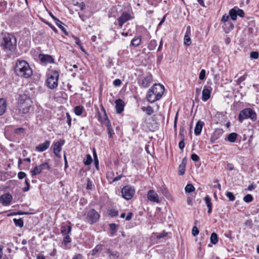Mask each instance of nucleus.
<instances>
[{
	"instance_id": "obj_50",
	"label": "nucleus",
	"mask_w": 259,
	"mask_h": 259,
	"mask_svg": "<svg viewBox=\"0 0 259 259\" xmlns=\"http://www.w3.org/2000/svg\"><path fill=\"white\" fill-rule=\"evenodd\" d=\"M226 196L229 199V200L230 201H233L235 200V197L233 195V193H232L231 192H228L226 193Z\"/></svg>"
},
{
	"instance_id": "obj_59",
	"label": "nucleus",
	"mask_w": 259,
	"mask_h": 259,
	"mask_svg": "<svg viewBox=\"0 0 259 259\" xmlns=\"http://www.w3.org/2000/svg\"><path fill=\"white\" fill-rule=\"evenodd\" d=\"M191 158L194 161H198L200 159L199 157L195 153L191 155Z\"/></svg>"
},
{
	"instance_id": "obj_39",
	"label": "nucleus",
	"mask_w": 259,
	"mask_h": 259,
	"mask_svg": "<svg viewBox=\"0 0 259 259\" xmlns=\"http://www.w3.org/2000/svg\"><path fill=\"white\" fill-rule=\"evenodd\" d=\"M56 24L66 34H67L65 27L62 25L63 23L58 19L55 21Z\"/></svg>"
},
{
	"instance_id": "obj_58",
	"label": "nucleus",
	"mask_w": 259,
	"mask_h": 259,
	"mask_svg": "<svg viewBox=\"0 0 259 259\" xmlns=\"http://www.w3.org/2000/svg\"><path fill=\"white\" fill-rule=\"evenodd\" d=\"M184 127L181 126L180 128V136L181 137L182 139H184Z\"/></svg>"
},
{
	"instance_id": "obj_48",
	"label": "nucleus",
	"mask_w": 259,
	"mask_h": 259,
	"mask_svg": "<svg viewBox=\"0 0 259 259\" xmlns=\"http://www.w3.org/2000/svg\"><path fill=\"white\" fill-rule=\"evenodd\" d=\"M247 76V74H245L243 76H241L239 78H238V79L236 81L237 84H240L242 81H243L244 80H245V79L246 78Z\"/></svg>"
},
{
	"instance_id": "obj_15",
	"label": "nucleus",
	"mask_w": 259,
	"mask_h": 259,
	"mask_svg": "<svg viewBox=\"0 0 259 259\" xmlns=\"http://www.w3.org/2000/svg\"><path fill=\"white\" fill-rule=\"evenodd\" d=\"M212 88L210 87L204 86L202 90V100L207 101L210 97Z\"/></svg>"
},
{
	"instance_id": "obj_4",
	"label": "nucleus",
	"mask_w": 259,
	"mask_h": 259,
	"mask_svg": "<svg viewBox=\"0 0 259 259\" xmlns=\"http://www.w3.org/2000/svg\"><path fill=\"white\" fill-rule=\"evenodd\" d=\"M19 112L25 114L27 113L31 107V101L26 95H20L18 100Z\"/></svg>"
},
{
	"instance_id": "obj_5",
	"label": "nucleus",
	"mask_w": 259,
	"mask_h": 259,
	"mask_svg": "<svg viewBox=\"0 0 259 259\" xmlns=\"http://www.w3.org/2000/svg\"><path fill=\"white\" fill-rule=\"evenodd\" d=\"M59 74L56 70L51 71L48 75L46 84L50 89H54L58 87Z\"/></svg>"
},
{
	"instance_id": "obj_16",
	"label": "nucleus",
	"mask_w": 259,
	"mask_h": 259,
	"mask_svg": "<svg viewBox=\"0 0 259 259\" xmlns=\"http://www.w3.org/2000/svg\"><path fill=\"white\" fill-rule=\"evenodd\" d=\"M223 133L224 131L222 129H216L211 136L210 139V142L211 143H214L215 141L220 139L222 136Z\"/></svg>"
},
{
	"instance_id": "obj_23",
	"label": "nucleus",
	"mask_w": 259,
	"mask_h": 259,
	"mask_svg": "<svg viewBox=\"0 0 259 259\" xmlns=\"http://www.w3.org/2000/svg\"><path fill=\"white\" fill-rule=\"evenodd\" d=\"M203 125L204 123L202 121H198L197 122L194 129V133L196 136H198L201 134Z\"/></svg>"
},
{
	"instance_id": "obj_9",
	"label": "nucleus",
	"mask_w": 259,
	"mask_h": 259,
	"mask_svg": "<svg viewBox=\"0 0 259 259\" xmlns=\"http://www.w3.org/2000/svg\"><path fill=\"white\" fill-rule=\"evenodd\" d=\"M135 189L132 187L126 186L121 190V194L123 197L126 200H130L134 196Z\"/></svg>"
},
{
	"instance_id": "obj_14",
	"label": "nucleus",
	"mask_w": 259,
	"mask_h": 259,
	"mask_svg": "<svg viewBox=\"0 0 259 259\" xmlns=\"http://www.w3.org/2000/svg\"><path fill=\"white\" fill-rule=\"evenodd\" d=\"M12 199L10 194L5 193L0 196V203L4 206H8L11 204Z\"/></svg>"
},
{
	"instance_id": "obj_63",
	"label": "nucleus",
	"mask_w": 259,
	"mask_h": 259,
	"mask_svg": "<svg viewBox=\"0 0 259 259\" xmlns=\"http://www.w3.org/2000/svg\"><path fill=\"white\" fill-rule=\"evenodd\" d=\"M83 255L80 253H77L74 255L72 259H82Z\"/></svg>"
},
{
	"instance_id": "obj_27",
	"label": "nucleus",
	"mask_w": 259,
	"mask_h": 259,
	"mask_svg": "<svg viewBox=\"0 0 259 259\" xmlns=\"http://www.w3.org/2000/svg\"><path fill=\"white\" fill-rule=\"evenodd\" d=\"M71 231V227L70 226H63L62 227L61 232L63 235H68Z\"/></svg>"
},
{
	"instance_id": "obj_12",
	"label": "nucleus",
	"mask_w": 259,
	"mask_h": 259,
	"mask_svg": "<svg viewBox=\"0 0 259 259\" xmlns=\"http://www.w3.org/2000/svg\"><path fill=\"white\" fill-rule=\"evenodd\" d=\"M147 198L149 201L157 203H160L161 201V199L158 195L153 190H150L148 192Z\"/></svg>"
},
{
	"instance_id": "obj_57",
	"label": "nucleus",
	"mask_w": 259,
	"mask_h": 259,
	"mask_svg": "<svg viewBox=\"0 0 259 259\" xmlns=\"http://www.w3.org/2000/svg\"><path fill=\"white\" fill-rule=\"evenodd\" d=\"M113 83L115 87H119L121 84V81L119 79H116L113 81Z\"/></svg>"
},
{
	"instance_id": "obj_30",
	"label": "nucleus",
	"mask_w": 259,
	"mask_h": 259,
	"mask_svg": "<svg viewBox=\"0 0 259 259\" xmlns=\"http://www.w3.org/2000/svg\"><path fill=\"white\" fill-rule=\"evenodd\" d=\"M238 134L236 133H232L228 135L227 140L230 142L234 143L236 141Z\"/></svg>"
},
{
	"instance_id": "obj_34",
	"label": "nucleus",
	"mask_w": 259,
	"mask_h": 259,
	"mask_svg": "<svg viewBox=\"0 0 259 259\" xmlns=\"http://www.w3.org/2000/svg\"><path fill=\"white\" fill-rule=\"evenodd\" d=\"M142 109L143 111H146L148 115H151L154 112L153 108L150 106H148L147 107H142Z\"/></svg>"
},
{
	"instance_id": "obj_62",
	"label": "nucleus",
	"mask_w": 259,
	"mask_h": 259,
	"mask_svg": "<svg viewBox=\"0 0 259 259\" xmlns=\"http://www.w3.org/2000/svg\"><path fill=\"white\" fill-rule=\"evenodd\" d=\"M179 147L180 149L183 150L185 147L184 139H182L179 142Z\"/></svg>"
},
{
	"instance_id": "obj_24",
	"label": "nucleus",
	"mask_w": 259,
	"mask_h": 259,
	"mask_svg": "<svg viewBox=\"0 0 259 259\" xmlns=\"http://www.w3.org/2000/svg\"><path fill=\"white\" fill-rule=\"evenodd\" d=\"M106 252L108 254L110 259H117L119 256V253L117 251H113L110 249H107Z\"/></svg>"
},
{
	"instance_id": "obj_36",
	"label": "nucleus",
	"mask_w": 259,
	"mask_h": 259,
	"mask_svg": "<svg viewBox=\"0 0 259 259\" xmlns=\"http://www.w3.org/2000/svg\"><path fill=\"white\" fill-rule=\"evenodd\" d=\"M13 221L15 223V225L19 227L20 228L22 227L23 226V220L22 219L20 218L19 219H14Z\"/></svg>"
},
{
	"instance_id": "obj_22",
	"label": "nucleus",
	"mask_w": 259,
	"mask_h": 259,
	"mask_svg": "<svg viewBox=\"0 0 259 259\" xmlns=\"http://www.w3.org/2000/svg\"><path fill=\"white\" fill-rule=\"evenodd\" d=\"M190 27L188 26L186 32L185 33V36H184V43L185 45L188 46H189L191 43V40L190 36Z\"/></svg>"
},
{
	"instance_id": "obj_21",
	"label": "nucleus",
	"mask_w": 259,
	"mask_h": 259,
	"mask_svg": "<svg viewBox=\"0 0 259 259\" xmlns=\"http://www.w3.org/2000/svg\"><path fill=\"white\" fill-rule=\"evenodd\" d=\"M7 104L6 99L0 98V116L3 115L6 111Z\"/></svg>"
},
{
	"instance_id": "obj_56",
	"label": "nucleus",
	"mask_w": 259,
	"mask_h": 259,
	"mask_svg": "<svg viewBox=\"0 0 259 259\" xmlns=\"http://www.w3.org/2000/svg\"><path fill=\"white\" fill-rule=\"evenodd\" d=\"M107 132H108L109 137L110 138H112L113 137V135H114V133L112 127L110 128H108Z\"/></svg>"
},
{
	"instance_id": "obj_40",
	"label": "nucleus",
	"mask_w": 259,
	"mask_h": 259,
	"mask_svg": "<svg viewBox=\"0 0 259 259\" xmlns=\"http://www.w3.org/2000/svg\"><path fill=\"white\" fill-rule=\"evenodd\" d=\"M185 190L186 192L191 193L195 190V188L192 184H187Z\"/></svg>"
},
{
	"instance_id": "obj_55",
	"label": "nucleus",
	"mask_w": 259,
	"mask_h": 259,
	"mask_svg": "<svg viewBox=\"0 0 259 259\" xmlns=\"http://www.w3.org/2000/svg\"><path fill=\"white\" fill-rule=\"evenodd\" d=\"M250 56L252 59H256L258 58V53L257 52H252L250 53Z\"/></svg>"
},
{
	"instance_id": "obj_35",
	"label": "nucleus",
	"mask_w": 259,
	"mask_h": 259,
	"mask_svg": "<svg viewBox=\"0 0 259 259\" xmlns=\"http://www.w3.org/2000/svg\"><path fill=\"white\" fill-rule=\"evenodd\" d=\"M210 242L213 244H215L218 242V235L215 233H212L210 236Z\"/></svg>"
},
{
	"instance_id": "obj_10",
	"label": "nucleus",
	"mask_w": 259,
	"mask_h": 259,
	"mask_svg": "<svg viewBox=\"0 0 259 259\" xmlns=\"http://www.w3.org/2000/svg\"><path fill=\"white\" fill-rule=\"evenodd\" d=\"M65 141L62 139H60L57 142L53 143L52 147L53 148V152L55 156L58 158L61 157L60 152L61 151L62 147L64 144Z\"/></svg>"
},
{
	"instance_id": "obj_13",
	"label": "nucleus",
	"mask_w": 259,
	"mask_h": 259,
	"mask_svg": "<svg viewBox=\"0 0 259 259\" xmlns=\"http://www.w3.org/2000/svg\"><path fill=\"white\" fill-rule=\"evenodd\" d=\"M132 19V16L131 14L127 12L123 13L117 19L119 27L121 28L124 23Z\"/></svg>"
},
{
	"instance_id": "obj_33",
	"label": "nucleus",
	"mask_w": 259,
	"mask_h": 259,
	"mask_svg": "<svg viewBox=\"0 0 259 259\" xmlns=\"http://www.w3.org/2000/svg\"><path fill=\"white\" fill-rule=\"evenodd\" d=\"M157 45V41L155 39L151 40L149 42L148 48L150 50H154Z\"/></svg>"
},
{
	"instance_id": "obj_3",
	"label": "nucleus",
	"mask_w": 259,
	"mask_h": 259,
	"mask_svg": "<svg viewBox=\"0 0 259 259\" xmlns=\"http://www.w3.org/2000/svg\"><path fill=\"white\" fill-rule=\"evenodd\" d=\"M164 91V87L160 84H154L148 91L146 98L148 101L154 102L159 100Z\"/></svg>"
},
{
	"instance_id": "obj_60",
	"label": "nucleus",
	"mask_w": 259,
	"mask_h": 259,
	"mask_svg": "<svg viewBox=\"0 0 259 259\" xmlns=\"http://www.w3.org/2000/svg\"><path fill=\"white\" fill-rule=\"evenodd\" d=\"M26 177V174L23 171H20L18 174V177L19 179H23Z\"/></svg>"
},
{
	"instance_id": "obj_17",
	"label": "nucleus",
	"mask_w": 259,
	"mask_h": 259,
	"mask_svg": "<svg viewBox=\"0 0 259 259\" xmlns=\"http://www.w3.org/2000/svg\"><path fill=\"white\" fill-rule=\"evenodd\" d=\"M38 58L40 61L45 64L53 63L54 62V59L49 55H44L40 54L38 55Z\"/></svg>"
},
{
	"instance_id": "obj_2",
	"label": "nucleus",
	"mask_w": 259,
	"mask_h": 259,
	"mask_svg": "<svg viewBox=\"0 0 259 259\" xmlns=\"http://www.w3.org/2000/svg\"><path fill=\"white\" fill-rule=\"evenodd\" d=\"M15 72L19 76L28 78L32 74V71L28 63L24 60H18L15 67Z\"/></svg>"
},
{
	"instance_id": "obj_45",
	"label": "nucleus",
	"mask_w": 259,
	"mask_h": 259,
	"mask_svg": "<svg viewBox=\"0 0 259 259\" xmlns=\"http://www.w3.org/2000/svg\"><path fill=\"white\" fill-rule=\"evenodd\" d=\"M25 183L26 185V187H24L22 190L23 192H27L30 189V184L28 179H25Z\"/></svg>"
},
{
	"instance_id": "obj_41",
	"label": "nucleus",
	"mask_w": 259,
	"mask_h": 259,
	"mask_svg": "<svg viewBox=\"0 0 259 259\" xmlns=\"http://www.w3.org/2000/svg\"><path fill=\"white\" fill-rule=\"evenodd\" d=\"M102 249V246L101 245H97L95 248H94L92 252V255H95L98 252L101 251Z\"/></svg>"
},
{
	"instance_id": "obj_28",
	"label": "nucleus",
	"mask_w": 259,
	"mask_h": 259,
	"mask_svg": "<svg viewBox=\"0 0 259 259\" xmlns=\"http://www.w3.org/2000/svg\"><path fill=\"white\" fill-rule=\"evenodd\" d=\"M186 165V161L185 159H183L182 163L179 165V174L183 175L185 172V167Z\"/></svg>"
},
{
	"instance_id": "obj_7",
	"label": "nucleus",
	"mask_w": 259,
	"mask_h": 259,
	"mask_svg": "<svg viewBox=\"0 0 259 259\" xmlns=\"http://www.w3.org/2000/svg\"><path fill=\"white\" fill-rule=\"evenodd\" d=\"M85 215V221L91 225L96 223L100 217L99 213L94 209H91L87 211Z\"/></svg>"
},
{
	"instance_id": "obj_25",
	"label": "nucleus",
	"mask_w": 259,
	"mask_h": 259,
	"mask_svg": "<svg viewBox=\"0 0 259 259\" xmlns=\"http://www.w3.org/2000/svg\"><path fill=\"white\" fill-rule=\"evenodd\" d=\"M142 41V36H135L131 41V45L137 47L139 46Z\"/></svg>"
},
{
	"instance_id": "obj_46",
	"label": "nucleus",
	"mask_w": 259,
	"mask_h": 259,
	"mask_svg": "<svg viewBox=\"0 0 259 259\" xmlns=\"http://www.w3.org/2000/svg\"><path fill=\"white\" fill-rule=\"evenodd\" d=\"M92 158L90 155H87V158L84 161V163L86 165H90L92 162Z\"/></svg>"
},
{
	"instance_id": "obj_49",
	"label": "nucleus",
	"mask_w": 259,
	"mask_h": 259,
	"mask_svg": "<svg viewBox=\"0 0 259 259\" xmlns=\"http://www.w3.org/2000/svg\"><path fill=\"white\" fill-rule=\"evenodd\" d=\"M206 71L205 69H202L199 75L200 80H203L205 78Z\"/></svg>"
},
{
	"instance_id": "obj_6",
	"label": "nucleus",
	"mask_w": 259,
	"mask_h": 259,
	"mask_svg": "<svg viewBox=\"0 0 259 259\" xmlns=\"http://www.w3.org/2000/svg\"><path fill=\"white\" fill-rule=\"evenodd\" d=\"M250 118L252 121L256 120V114L251 108H247L241 110L239 114L238 119L240 122H242L245 119Z\"/></svg>"
},
{
	"instance_id": "obj_38",
	"label": "nucleus",
	"mask_w": 259,
	"mask_h": 259,
	"mask_svg": "<svg viewBox=\"0 0 259 259\" xmlns=\"http://www.w3.org/2000/svg\"><path fill=\"white\" fill-rule=\"evenodd\" d=\"M103 123L106 125L107 127V128H112L111 122L107 117V115H105V116L104 117V120H103Z\"/></svg>"
},
{
	"instance_id": "obj_18",
	"label": "nucleus",
	"mask_w": 259,
	"mask_h": 259,
	"mask_svg": "<svg viewBox=\"0 0 259 259\" xmlns=\"http://www.w3.org/2000/svg\"><path fill=\"white\" fill-rule=\"evenodd\" d=\"M51 144V142L49 140H46L43 143L38 144L35 148L37 151L42 152L46 151L49 148Z\"/></svg>"
},
{
	"instance_id": "obj_26",
	"label": "nucleus",
	"mask_w": 259,
	"mask_h": 259,
	"mask_svg": "<svg viewBox=\"0 0 259 259\" xmlns=\"http://www.w3.org/2000/svg\"><path fill=\"white\" fill-rule=\"evenodd\" d=\"M211 200V198L208 195L206 196L204 198V201L208 207L207 212L209 214L211 213L212 211V203Z\"/></svg>"
},
{
	"instance_id": "obj_1",
	"label": "nucleus",
	"mask_w": 259,
	"mask_h": 259,
	"mask_svg": "<svg viewBox=\"0 0 259 259\" xmlns=\"http://www.w3.org/2000/svg\"><path fill=\"white\" fill-rule=\"evenodd\" d=\"M1 46L2 49L7 53L12 54L16 50L17 40L11 34H5L3 38Z\"/></svg>"
},
{
	"instance_id": "obj_11",
	"label": "nucleus",
	"mask_w": 259,
	"mask_h": 259,
	"mask_svg": "<svg viewBox=\"0 0 259 259\" xmlns=\"http://www.w3.org/2000/svg\"><path fill=\"white\" fill-rule=\"evenodd\" d=\"M50 167L47 162H45L39 165L36 166L33 170L30 171L32 176L40 174L45 169H49Z\"/></svg>"
},
{
	"instance_id": "obj_44",
	"label": "nucleus",
	"mask_w": 259,
	"mask_h": 259,
	"mask_svg": "<svg viewBox=\"0 0 259 259\" xmlns=\"http://www.w3.org/2000/svg\"><path fill=\"white\" fill-rule=\"evenodd\" d=\"M110 228L111 230V233L114 235L117 231V225L115 224H110Z\"/></svg>"
},
{
	"instance_id": "obj_54",
	"label": "nucleus",
	"mask_w": 259,
	"mask_h": 259,
	"mask_svg": "<svg viewBox=\"0 0 259 259\" xmlns=\"http://www.w3.org/2000/svg\"><path fill=\"white\" fill-rule=\"evenodd\" d=\"M192 235L194 236H196L199 234V230L196 226H194L192 230Z\"/></svg>"
},
{
	"instance_id": "obj_47",
	"label": "nucleus",
	"mask_w": 259,
	"mask_h": 259,
	"mask_svg": "<svg viewBox=\"0 0 259 259\" xmlns=\"http://www.w3.org/2000/svg\"><path fill=\"white\" fill-rule=\"evenodd\" d=\"M118 211L116 209H111L109 210V214L112 217L118 215Z\"/></svg>"
},
{
	"instance_id": "obj_31",
	"label": "nucleus",
	"mask_w": 259,
	"mask_h": 259,
	"mask_svg": "<svg viewBox=\"0 0 259 259\" xmlns=\"http://www.w3.org/2000/svg\"><path fill=\"white\" fill-rule=\"evenodd\" d=\"M159 190L160 192L166 197L168 198L170 196L167 189L164 186H163L159 188Z\"/></svg>"
},
{
	"instance_id": "obj_61",
	"label": "nucleus",
	"mask_w": 259,
	"mask_h": 259,
	"mask_svg": "<svg viewBox=\"0 0 259 259\" xmlns=\"http://www.w3.org/2000/svg\"><path fill=\"white\" fill-rule=\"evenodd\" d=\"M66 116H67V123L68 124V125L69 126H70L71 124V117L70 116V115L69 114V113H66Z\"/></svg>"
},
{
	"instance_id": "obj_37",
	"label": "nucleus",
	"mask_w": 259,
	"mask_h": 259,
	"mask_svg": "<svg viewBox=\"0 0 259 259\" xmlns=\"http://www.w3.org/2000/svg\"><path fill=\"white\" fill-rule=\"evenodd\" d=\"M83 107L82 106H77L74 108V112L77 115H80L82 113Z\"/></svg>"
},
{
	"instance_id": "obj_64",
	"label": "nucleus",
	"mask_w": 259,
	"mask_h": 259,
	"mask_svg": "<svg viewBox=\"0 0 259 259\" xmlns=\"http://www.w3.org/2000/svg\"><path fill=\"white\" fill-rule=\"evenodd\" d=\"M87 188L89 190H91L92 189V182L90 180H88Z\"/></svg>"
},
{
	"instance_id": "obj_53",
	"label": "nucleus",
	"mask_w": 259,
	"mask_h": 259,
	"mask_svg": "<svg viewBox=\"0 0 259 259\" xmlns=\"http://www.w3.org/2000/svg\"><path fill=\"white\" fill-rule=\"evenodd\" d=\"M147 1L150 5L154 7H156L159 3L158 0H147Z\"/></svg>"
},
{
	"instance_id": "obj_51",
	"label": "nucleus",
	"mask_w": 259,
	"mask_h": 259,
	"mask_svg": "<svg viewBox=\"0 0 259 259\" xmlns=\"http://www.w3.org/2000/svg\"><path fill=\"white\" fill-rule=\"evenodd\" d=\"M168 233L165 231H163L162 232L157 234L156 238L158 239H160L161 238H163L165 237H166Z\"/></svg>"
},
{
	"instance_id": "obj_32",
	"label": "nucleus",
	"mask_w": 259,
	"mask_h": 259,
	"mask_svg": "<svg viewBox=\"0 0 259 259\" xmlns=\"http://www.w3.org/2000/svg\"><path fill=\"white\" fill-rule=\"evenodd\" d=\"M229 19V15H227V14H225L223 16L221 21L223 22L225 25L227 24V23H228L230 24L231 29H233V25L232 23L228 22V20Z\"/></svg>"
},
{
	"instance_id": "obj_19",
	"label": "nucleus",
	"mask_w": 259,
	"mask_h": 259,
	"mask_svg": "<svg viewBox=\"0 0 259 259\" xmlns=\"http://www.w3.org/2000/svg\"><path fill=\"white\" fill-rule=\"evenodd\" d=\"M115 103L116 113H121L124 110L125 106L124 102L121 99H118L115 101Z\"/></svg>"
},
{
	"instance_id": "obj_29",
	"label": "nucleus",
	"mask_w": 259,
	"mask_h": 259,
	"mask_svg": "<svg viewBox=\"0 0 259 259\" xmlns=\"http://www.w3.org/2000/svg\"><path fill=\"white\" fill-rule=\"evenodd\" d=\"M229 16H230L232 20H236L237 16V11L236 7L231 9L229 11Z\"/></svg>"
},
{
	"instance_id": "obj_20",
	"label": "nucleus",
	"mask_w": 259,
	"mask_h": 259,
	"mask_svg": "<svg viewBox=\"0 0 259 259\" xmlns=\"http://www.w3.org/2000/svg\"><path fill=\"white\" fill-rule=\"evenodd\" d=\"M64 236L63 242H62L63 248L65 249H69L70 248V245H69V243L71 242V238L69 237V235Z\"/></svg>"
},
{
	"instance_id": "obj_52",
	"label": "nucleus",
	"mask_w": 259,
	"mask_h": 259,
	"mask_svg": "<svg viewBox=\"0 0 259 259\" xmlns=\"http://www.w3.org/2000/svg\"><path fill=\"white\" fill-rule=\"evenodd\" d=\"M236 11H237V16H239L242 18L244 17L245 15L244 11L238 8V7H236Z\"/></svg>"
},
{
	"instance_id": "obj_43",
	"label": "nucleus",
	"mask_w": 259,
	"mask_h": 259,
	"mask_svg": "<svg viewBox=\"0 0 259 259\" xmlns=\"http://www.w3.org/2000/svg\"><path fill=\"white\" fill-rule=\"evenodd\" d=\"M25 128H24L23 127H19V128L15 129L14 133H15V134H16L18 135H20L23 134L25 132Z\"/></svg>"
},
{
	"instance_id": "obj_42",
	"label": "nucleus",
	"mask_w": 259,
	"mask_h": 259,
	"mask_svg": "<svg viewBox=\"0 0 259 259\" xmlns=\"http://www.w3.org/2000/svg\"><path fill=\"white\" fill-rule=\"evenodd\" d=\"M252 200H253V197L252 196V195L251 194H247L243 197V200L245 202H247V203L250 202L252 201Z\"/></svg>"
},
{
	"instance_id": "obj_8",
	"label": "nucleus",
	"mask_w": 259,
	"mask_h": 259,
	"mask_svg": "<svg viewBox=\"0 0 259 259\" xmlns=\"http://www.w3.org/2000/svg\"><path fill=\"white\" fill-rule=\"evenodd\" d=\"M153 77L151 74L148 73L140 78L138 80L139 85L144 88H148L152 82Z\"/></svg>"
}]
</instances>
